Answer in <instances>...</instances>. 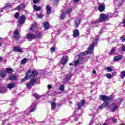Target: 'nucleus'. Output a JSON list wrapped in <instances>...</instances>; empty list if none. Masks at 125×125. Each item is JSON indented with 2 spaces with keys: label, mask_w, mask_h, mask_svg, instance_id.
<instances>
[{
  "label": "nucleus",
  "mask_w": 125,
  "mask_h": 125,
  "mask_svg": "<svg viewBox=\"0 0 125 125\" xmlns=\"http://www.w3.org/2000/svg\"><path fill=\"white\" fill-rule=\"evenodd\" d=\"M28 59H26V58H23V60H22L21 61V64H22V65H24V64H25V63H26V62H27Z\"/></svg>",
  "instance_id": "obj_32"
},
{
  "label": "nucleus",
  "mask_w": 125,
  "mask_h": 125,
  "mask_svg": "<svg viewBox=\"0 0 125 125\" xmlns=\"http://www.w3.org/2000/svg\"><path fill=\"white\" fill-rule=\"evenodd\" d=\"M33 96L36 98V99H39L41 98V96L40 95L38 94V93H35L33 94Z\"/></svg>",
  "instance_id": "obj_30"
},
{
  "label": "nucleus",
  "mask_w": 125,
  "mask_h": 125,
  "mask_svg": "<svg viewBox=\"0 0 125 125\" xmlns=\"http://www.w3.org/2000/svg\"><path fill=\"white\" fill-rule=\"evenodd\" d=\"M51 108L52 110H55V108H56V104L55 102L51 103Z\"/></svg>",
  "instance_id": "obj_29"
},
{
  "label": "nucleus",
  "mask_w": 125,
  "mask_h": 125,
  "mask_svg": "<svg viewBox=\"0 0 125 125\" xmlns=\"http://www.w3.org/2000/svg\"><path fill=\"white\" fill-rule=\"evenodd\" d=\"M102 125H107L106 124H103Z\"/></svg>",
  "instance_id": "obj_57"
},
{
  "label": "nucleus",
  "mask_w": 125,
  "mask_h": 125,
  "mask_svg": "<svg viewBox=\"0 0 125 125\" xmlns=\"http://www.w3.org/2000/svg\"><path fill=\"white\" fill-rule=\"evenodd\" d=\"M99 10L101 12H103V11L105 10V6L103 4H100L99 6Z\"/></svg>",
  "instance_id": "obj_17"
},
{
  "label": "nucleus",
  "mask_w": 125,
  "mask_h": 125,
  "mask_svg": "<svg viewBox=\"0 0 125 125\" xmlns=\"http://www.w3.org/2000/svg\"><path fill=\"white\" fill-rule=\"evenodd\" d=\"M36 82H37V79L36 78H34L32 80H30L29 83H26L27 88H29V87H31L32 85H33Z\"/></svg>",
  "instance_id": "obj_6"
},
{
  "label": "nucleus",
  "mask_w": 125,
  "mask_h": 125,
  "mask_svg": "<svg viewBox=\"0 0 125 125\" xmlns=\"http://www.w3.org/2000/svg\"><path fill=\"white\" fill-rule=\"evenodd\" d=\"M33 8L36 11H40V10L42 9V7H41V6H38L36 5H34L33 6Z\"/></svg>",
  "instance_id": "obj_23"
},
{
  "label": "nucleus",
  "mask_w": 125,
  "mask_h": 125,
  "mask_svg": "<svg viewBox=\"0 0 125 125\" xmlns=\"http://www.w3.org/2000/svg\"><path fill=\"white\" fill-rule=\"evenodd\" d=\"M43 26L45 30H48V29H49V24H48L47 21H45L43 23Z\"/></svg>",
  "instance_id": "obj_21"
},
{
  "label": "nucleus",
  "mask_w": 125,
  "mask_h": 125,
  "mask_svg": "<svg viewBox=\"0 0 125 125\" xmlns=\"http://www.w3.org/2000/svg\"><path fill=\"white\" fill-rule=\"evenodd\" d=\"M75 1H76V2H78V1H79L80 0H74Z\"/></svg>",
  "instance_id": "obj_56"
},
{
  "label": "nucleus",
  "mask_w": 125,
  "mask_h": 125,
  "mask_svg": "<svg viewBox=\"0 0 125 125\" xmlns=\"http://www.w3.org/2000/svg\"><path fill=\"white\" fill-rule=\"evenodd\" d=\"M99 97L101 100H103V101L104 102L99 107L100 109L101 110H102V109H104V108H106V107H108V106H109V103H110L111 101H113V98L108 97L105 95H100Z\"/></svg>",
  "instance_id": "obj_1"
},
{
  "label": "nucleus",
  "mask_w": 125,
  "mask_h": 125,
  "mask_svg": "<svg viewBox=\"0 0 125 125\" xmlns=\"http://www.w3.org/2000/svg\"><path fill=\"white\" fill-rule=\"evenodd\" d=\"M51 52H54L55 51V48H54V47H51Z\"/></svg>",
  "instance_id": "obj_49"
},
{
  "label": "nucleus",
  "mask_w": 125,
  "mask_h": 125,
  "mask_svg": "<svg viewBox=\"0 0 125 125\" xmlns=\"http://www.w3.org/2000/svg\"><path fill=\"white\" fill-rule=\"evenodd\" d=\"M10 5H11V4H10V3H8L7 4H6V6L4 7V8L5 9H7V8H9V6H10Z\"/></svg>",
  "instance_id": "obj_41"
},
{
  "label": "nucleus",
  "mask_w": 125,
  "mask_h": 125,
  "mask_svg": "<svg viewBox=\"0 0 125 125\" xmlns=\"http://www.w3.org/2000/svg\"><path fill=\"white\" fill-rule=\"evenodd\" d=\"M36 107L37 106L36 105V104L33 103L29 107H28L25 111V112H26V114H30V113H32L34 111H36Z\"/></svg>",
  "instance_id": "obj_4"
},
{
  "label": "nucleus",
  "mask_w": 125,
  "mask_h": 125,
  "mask_svg": "<svg viewBox=\"0 0 125 125\" xmlns=\"http://www.w3.org/2000/svg\"><path fill=\"white\" fill-rule=\"evenodd\" d=\"M112 120L114 122V123H117V119H116L115 118H112Z\"/></svg>",
  "instance_id": "obj_50"
},
{
  "label": "nucleus",
  "mask_w": 125,
  "mask_h": 125,
  "mask_svg": "<svg viewBox=\"0 0 125 125\" xmlns=\"http://www.w3.org/2000/svg\"><path fill=\"white\" fill-rule=\"evenodd\" d=\"M25 7L26 5H25V4L22 3L18 6L17 9L18 10H23V9H24V8H25Z\"/></svg>",
  "instance_id": "obj_14"
},
{
  "label": "nucleus",
  "mask_w": 125,
  "mask_h": 125,
  "mask_svg": "<svg viewBox=\"0 0 125 125\" xmlns=\"http://www.w3.org/2000/svg\"><path fill=\"white\" fill-rule=\"evenodd\" d=\"M108 17H109V15L101 14L100 18L99 19V21H100V22H103L104 21H105Z\"/></svg>",
  "instance_id": "obj_5"
},
{
  "label": "nucleus",
  "mask_w": 125,
  "mask_h": 125,
  "mask_svg": "<svg viewBox=\"0 0 125 125\" xmlns=\"http://www.w3.org/2000/svg\"><path fill=\"white\" fill-rule=\"evenodd\" d=\"M29 122L30 124H34L35 123V121H34V119H31V121H29Z\"/></svg>",
  "instance_id": "obj_47"
},
{
  "label": "nucleus",
  "mask_w": 125,
  "mask_h": 125,
  "mask_svg": "<svg viewBox=\"0 0 125 125\" xmlns=\"http://www.w3.org/2000/svg\"><path fill=\"white\" fill-rule=\"evenodd\" d=\"M46 7L47 9V14H50V13L51 12V7L49 5H47Z\"/></svg>",
  "instance_id": "obj_27"
},
{
  "label": "nucleus",
  "mask_w": 125,
  "mask_h": 125,
  "mask_svg": "<svg viewBox=\"0 0 125 125\" xmlns=\"http://www.w3.org/2000/svg\"><path fill=\"white\" fill-rule=\"evenodd\" d=\"M121 76L123 78L125 77V71H121Z\"/></svg>",
  "instance_id": "obj_42"
},
{
  "label": "nucleus",
  "mask_w": 125,
  "mask_h": 125,
  "mask_svg": "<svg viewBox=\"0 0 125 125\" xmlns=\"http://www.w3.org/2000/svg\"><path fill=\"white\" fill-rule=\"evenodd\" d=\"M97 43V39L95 40V41L92 42V44L90 45L88 50L86 51L83 53L79 54V56H82V55H86V54H91L93 53V49L95 44Z\"/></svg>",
  "instance_id": "obj_3"
},
{
  "label": "nucleus",
  "mask_w": 125,
  "mask_h": 125,
  "mask_svg": "<svg viewBox=\"0 0 125 125\" xmlns=\"http://www.w3.org/2000/svg\"><path fill=\"white\" fill-rule=\"evenodd\" d=\"M72 74H68L66 75L65 78L66 82H69L70 80H71V78H72Z\"/></svg>",
  "instance_id": "obj_26"
},
{
  "label": "nucleus",
  "mask_w": 125,
  "mask_h": 125,
  "mask_svg": "<svg viewBox=\"0 0 125 125\" xmlns=\"http://www.w3.org/2000/svg\"><path fill=\"white\" fill-rule=\"evenodd\" d=\"M81 24V19H77L75 21V27H78Z\"/></svg>",
  "instance_id": "obj_20"
},
{
  "label": "nucleus",
  "mask_w": 125,
  "mask_h": 125,
  "mask_svg": "<svg viewBox=\"0 0 125 125\" xmlns=\"http://www.w3.org/2000/svg\"><path fill=\"white\" fill-rule=\"evenodd\" d=\"M35 38H36V35L33 34H29L26 37V38L28 41H32V40H34Z\"/></svg>",
  "instance_id": "obj_9"
},
{
  "label": "nucleus",
  "mask_w": 125,
  "mask_h": 125,
  "mask_svg": "<svg viewBox=\"0 0 125 125\" xmlns=\"http://www.w3.org/2000/svg\"><path fill=\"white\" fill-rule=\"evenodd\" d=\"M60 0H54V4L55 5H57L58 4V1Z\"/></svg>",
  "instance_id": "obj_43"
},
{
  "label": "nucleus",
  "mask_w": 125,
  "mask_h": 125,
  "mask_svg": "<svg viewBox=\"0 0 125 125\" xmlns=\"http://www.w3.org/2000/svg\"><path fill=\"white\" fill-rule=\"evenodd\" d=\"M105 76L106 77V78H107L108 79H111L112 78V75L111 74L109 73H107L105 75Z\"/></svg>",
  "instance_id": "obj_38"
},
{
  "label": "nucleus",
  "mask_w": 125,
  "mask_h": 125,
  "mask_svg": "<svg viewBox=\"0 0 125 125\" xmlns=\"http://www.w3.org/2000/svg\"><path fill=\"white\" fill-rule=\"evenodd\" d=\"M83 57H81V59L77 60L76 61L74 62V66L75 67L77 66L78 65H79L80 61H81V60H82V61H83Z\"/></svg>",
  "instance_id": "obj_15"
},
{
  "label": "nucleus",
  "mask_w": 125,
  "mask_h": 125,
  "mask_svg": "<svg viewBox=\"0 0 125 125\" xmlns=\"http://www.w3.org/2000/svg\"><path fill=\"white\" fill-rule=\"evenodd\" d=\"M115 53V49H112L111 50L110 52L109 53V55H113Z\"/></svg>",
  "instance_id": "obj_35"
},
{
  "label": "nucleus",
  "mask_w": 125,
  "mask_h": 125,
  "mask_svg": "<svg viewBox=\"0 0 125 125\" xmlns=\"http://www.w3.org/2000/svg\"><path fill=\"white\" fill-rule=\"evenodd\" d=\"M14 37H15V39L16 41H18L19 39H20V36H19V31L18 30L16 29L14 32Z\"/></svg>",
  "instance_id": "obj_7"
},
{
  "label": "nucleus",
  "mask_w": 125,
  "mask_h": 125,
  "mask_svg": "<svg viewBox=\"0 0 125 125\" xmlns=\"http://www.w3.org/2000/svg\"><path fill=\"white\" fill-rule=\"evenodd\" d=\"M1 60V57H0V61Z\"/></svg>",
  "instance_id": "obj_59"
},
{
  "label": "nucleus",
  "mask_w": 125,
  "mask_h": 125,
  "mask_svg": "<svg viewBox=\"0 0 125 125\" xmlns=\"http://www.w3.org/2000/svg\"><path fill=\"white\" fill-rule=\"evenodd\" d=\"M39 73L38 71L34 70H30L27 71L26 75L25 77L21 79L22 82H25L26 80H29L31 78H34L36 76L38 75Z\"/></svg>",
  "instance_id": "obj_2"
},
{
  "label": "nucleus",
  "mask_w": 125,
  "mask_h": 125,
  "mask_svg": "<svg viewBox=\"0 0 125 125\" xmlns=\"http://www.w3.org/2000/svg\"><path fill=\"white\" fill-rule=\"evenodd\" d=\"M40 2V0H33V3H39Z\"/></svg>",
  "instance_id": "obj_45"
},
{
  "label": "nucleus",
  "mask_w": 125,
  "mask_h": 125,
  "mask_svg": "<svg viewBox=\"0 0 125 125\" xmlns=\"http://www.w3.org/2000/svg\"><path fill=\"white\" fill-rule=\"evenodd\" d=\"M37 15L38 18H39L40 19H41L42 18V17H43V15H42V14H37Z\"/></svg>",
  "instance_id": "obj_39"
},
{
  "label": "nucleus",
  "mask_w": 125,
  "mask_h": 125,
  "mask_svg": "<svg viewBox=\"0 0 125 125\" xmlns=\"http://www.w3.org/2000/svg\"><path fill=\"white\" fill-rule=\"evenodd\" d=\"M13 50L14 52H22L23 51L21 48L17 46L14 47Z\"/></svg>",
  "instance_id": "obj_11"
},
{
  "label": "nucleus",
  "mask_w": 125,
  "mask_h": 125,
  "mask_svg": "<svg viewBox=\"0 0 125 125\" xmlns=\"http://www.w3.org/2000/svg\"><path fill=\"white\" fill-rule=\"evenodd\" d=\"M5 71L6 73H8V74H11V73L13 72V69L11 68H6Z\"/></svg>",
  "instance_id": "obj_24"
},
{
  "label": "nucleus",
  "mask_w": 125,
  "mask_h": 125,
  "mask_svg": "<svg viewBox=\"0 0 125 125\" xmlns=\"http://www.w3.org/2000/svg\"><path fill=\"white\" fill-rule=\"evenodd\" d=\"M117 1H119V4H121V3H123V0H117Z\"/></svg>",
  "instance_id": "obj_52"
},
{
  "label": "nucleus",
  "mask_w": 125,
  "mask_h": 125,
  "mask_svg": "<svg viewBox=\"0 0 125 125\" xmlns=\"http://www.w3.org/2000/svg\"><path fill=\"white\" fill-rule=\"evenodd\" d=\"M122 51H125V44L123 45L122 47Z\"/></svg>",
  "instance_id": "obj_48"
},
{
  "label": "nucleus",
  "mask_w": 125,
  "mask_h": 125,
  "mask_svg": "<svg viewBox=\"0 0 125 125\" xmlns=\"http://www.w3.org/2000/svg\"><path fill=\"white\" fill-rule=\"evenodd\" d=\"M92 24H97V23H100V21L99 19L97 20L96 21H92Z\"/></svg>",
  "instance_id": "obj_36"
},
{
  "label": "nucleus",
  "mask_w": 125,
  "mask_h": 125,
  "mask_svg": "<svg viewBox=\"0 0 125 125\" xmlns=\"http://www.w3.org/2000/svg\"><path fill=\"white\" fill-rule=\"evenodd\" d=\"M93 74H96V71L94 70H93Z\"/></svg>",
  "instance_id": "obj_53"
},
{
  "label": "nucleus",
  "mask_w": 125,
  "mask_h": 125,
  "mask_svg": "<svg viewBox=\"0 0 125 125\" xmlns=\"http://www.w3.org/2000/svg\"><path fill=\"white\" fill-rule=\"evenodd\" d=\"M15 17L16 18V19H18V18H19V13H16L15 14Z\"/></svg>",
  "instance_id": "obj_44"
},
{
  "label": "nucleus",
  "mask_w": 125,
  "mask_h": 125,
  "mask_svg": "<svg viewBox=\"0 0 125 125\" xmlns=\"http://www.w3.org/2000/svg\"><path fill=\"white\" fill-rule=\"evenodd\" d=\"M80 36V32L78 29H76L73 32V37L74 38H77Z\"/></svg>",
  "instance_id": "obj_16"
},
{
  "label": "nucleus",
  "mask_w": 125,
  "mask_h": 125,
  "mask_svg": "<svg viewBox=\"0 0 125 125\" xmlns=\"http://www.w3.org/2000/svg\"><path fill=\"white\" fill-rule=\"evenodd\" d=\"M16 79V76L12 75L10 76V80L11 81H14V80Z\"/></svg>",
  "instance_id": "obj_31"
},
{
  "label": "nucleus",
  "mask_w": 125,
  "mask_h": 125,
  "mask_svg": "<svg viewBox=\"0 0 125 125\" xmlns=\"http://www.w3.org/2000/svg\"><path fill=\"white\" fill-rule=\"evenodd\" d=\"M120 40H122V42H125V37L123 36L122 37L120 38Z\"/></svg>",
  "instance_id": "obj_46"
},
{
  "label": "nucleus",
  "mask_w": 125,
  "mask_h": 125,
  "mask_svg": "<svg viewBox=\"0 0 125 125\" xmlns=\"http://www.w3.org/2000/svg\"><path fill=\"white\" fill-rule=\"evenodd\" d=\"M14 86H15V83H8L7 85V88L9 89H11V88H14Z\"/></svg>",
  "instance_id": "obj_18"
},
{
  "label": "nucleus",
  "mask_w": 125,
  "mask_h": 125,
  "mask_svg": "<svg viewBox=\"0 0 125 125\" xmlns=\"http://www.w3.org/2000/svg\"><path fill=\"white\" fill-rule=\"evenodd\" d=\"M61 17V19H62V20H63L64 18H65V17H66V15H65V11H62V15L60 16Z\"/></svg>",
  "instance_id": "obj_28"
},
{
  "label": "nucleus",
  "mask_w": 125,
  "mask_h": 125,
  "mask_svg": "<svg viewBox=\"0 0 125 125\" xmlns=\"http://www.w3.org/2000/svg\"><path fill=\"white\" fill-rule=\"evenodd\" d=\"M1 12H2V10H1Z\"/></svg>",
  "instance_id": "obj_61"
},
{
  "label": "nucleus",
  "mask_w": 125,
  "mask_h": 125,
  "mask_svg": "<svg viewBox=\"0 0 125 125\" xmlns=\"http://www.w3.org/2000/svg\"><path fill=\"white\" fill-rule=\"evenodd\" d=\"M37 27V23L34 22L30 27V31H33V30H35Z\"/></svg>",
  "instance_id": "obj_22"
},
{
  "label": "nucleus",
  "mask_w": 125,
  "mask_h": 125,
  "mask_svg": "<svg viewBox=\"0 0 125 125\" xmlns=\"http://www.w3.org/2000/svg\"><path fill=\"white\" fill-rule=\"evenodd\" d=\"M59 89L61 91H64V89H65V86H64V85H61L60 86Z\"/></svg>",
  "instance_id": "obj_33"
},
{
  "label": "nucleus",
  "mask_w": 125,
  "mask_h": 125,
  "mask_svg": "<svg viewBox=\"0 0 125 125\" xmlns=\"http://www.w3.org/2000/svg\"><path fill=\"white\" fill-rule=\"evenodd\" d=\"M67 61H68V57L64 56L62 59V60H61L62 64V65H65Z\"/></svg>",
  "instance_id": "obj_10"
},
{
  "label": "nucleus",
  "mask_w": 125,
  "mask_h": 125,
  "mask_svg": "<svg viewBox=\"0 0 125 125\" xmlns=\"http://www.w3.org/2000/svg\"><path fill=\"white\" fill-rule=\"evenodd\" d=\"M1 46V43L0 42V47Z\"/></svg>",
  "instance_id": "obj_58"
},
{
  "label": "nucleus",
  "mask_w": 125,
  "mask_h": 125,
  "mask_svg": "<svg viewBox=\"0 0 125 125\" xmlns=\"http://www.w3.org/2000/svg\"><path fill=\"white\" fill-rule=\"evenodd\" d=\"M84 104H85V101H84V100H82L78 104V109L81 110V109H82V107H83V106L84 105Z\"/></svg>",
  "instance_id": "obj_8"
},
{
  "label": "nucleus",
  "mask_w": 125,
  "mask_h": 125,
  "mask_svg": "<svg viewBox=\"0 0 125 125\" xmlns=\"http://www.w3.org/2000/svg\"><path fill=\"white\" fill-rule=\"evenodd\" d=\"M25 20H26V17L24 15H22L20 18V24H23L24 22H25Z\"/></svg>",
  "instance_id": "obj_12"
},
{
  "label": "nucleus",
  "mask_w": 125,
  "mask_h": 125,
  "mask_svg": "<svg viewBox=\"0 0 125 125\" xmlns=\"http://www.w3.org/2000/svg\"><path fill=\"white\" fill-rule=\"evenodd\" d=\"M105 69L107 70V72H112V71H113V69L110 67H107L105 68Z\"/></svg>",
  "instance_id": "obj_40"
},
{
  "label": "nucleus",
  "mask_w": 125,
  "mask_h": 125,
  "mask_svg": "<svg viewBox=\"0 0 125 125\" xmlns=\"http://www.w3.org/2000/svg\"><path fill=\"white\" fill-rule=\"evenodd\" d=\"M0 74L1 78H4L6 76V72H5L4 70H0Z\"/></svg>",
  "instance_id": "obj_25"
},
{
  "label": "nucleus",
  "mask_w": 125,
  "mask_h": 125,
  "mask_svg": "<svg viewBox=\"0 0 125 125\" xmlns=\"http://www.w3.org/2000/svg\"><path fill=\"white\" fill-rule=\"evenodd\" d=\"M69 65H70V66H73V63H69Z\"/></svg>",
  "instance_id": "obj_55"
},
{
  "label": "nucleus",
  "mask_w": 125,
  "mask_h": 125,
  "mask_svg": "<svg viewBox=\"0 0 125 125\" xmlns=\"http://www.w3.org/2000/svg\"><path fill=\"white\" fill-rule=\"evenodd\" d=\"M72 12V8H68L66 11L65 13L66 14H69V13H71Z\"/></svg>",
  "instance_id": "obj_34"
},
{
  "label": "nucleus",
  "mask_w": 125,
  "mask_h": 125,
  "mask_svg": "<svg viewBox=\"0 0 125 125\" xmlns=\"http://www.w3.org/2000/svg\"><path fill=\"white\" fill-rule=\"evenodd\" d=\"M42 33L39 32L37 35H36V38L37 39H40V38H41V37H42Z\"/></svg>",
  "instance_id": "obj_37"
},
{
  "label": "nucleus",
  "mask_w": 125,
  "mask_h": 125,
  "mask_svg": "<svg viewBox=\"0 0 125 125\" xmlns=\"http://www.w3.org/2000/svg\"><path fill=\"white\" fill-rule=\"evenodd\" d=\"M123 24H125V19H124V20L123 21Z\"/></svg>",
  "instance_id": "obj_54"
},
{
  "label": "nucleus",
  "mask_w": 125,
  "mask_h": 125,
  "mask_svg": "<svg viewBox=\"0 0 125 125\" xmlns=\"http://www.w3.org/2000/svg\"><path fill=\"white\" fill-rule=\"evenodd\" d=\"M52 87V86L51 85H50V84H48L47 88H48V89H50Z\"/></svg>",
  "instance_id": "obj_51"
},
{
  "label": "nucleus",
  "mask_w": 125,
  "mask_h": 125,
  "mask_svg": "<svg viewBox=\"0 0 125 125\" xmlns=\"http://www.w3.org/2000/svg\"><path fill=\"white\" fill-rule=\"evenodd\" d=\"M121 59H123V56L118 55L114 57L113 61H120Z\"/></svg>",
  "instance_id": "obj_13"
},
{
  "label": "nucleus",
  "mask_w": 125,
  "mask_h": 125,
  "mask_svg": "<svg viewBox=\"0 0 125 125\" xmlns=\"http://www.w3.org/2000/svg\"><path fill=\"white\" fill-rule=\"evenodd\" d=\"M0 93H2V92H1V91L0 90Z\"/></svg>",
  "instance_id": "obj_60"
},
{
  "label": "nucleus",
  "mask_w": 125,
  "mask_h": 125,
  "mask_svg": "<svg viewBox=\"0 0 125 125\" xmlns=\"http://www.w3.org/2000/svg\"><path fill=\"white\" fill-rule=\"evenodd\" d=\"M117 109H118V106L117 105V104H116L115 103L113 104L112 107L111 108V112H113V113H114V112H115V111H116Z\"/></svg>",
  "instance_id": "obj_19"
}]
</instances>
